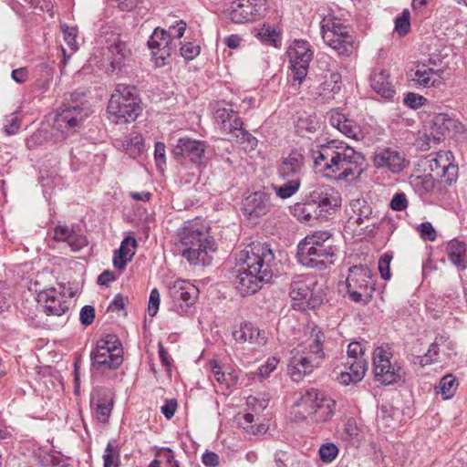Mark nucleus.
Masks as SVG:
<instances>
[{"label": "nucleus", "mask_w": 467, "mask_h": 467, "mask_svg": "<svg viewBox=\"0 0 467 467\" xmlns=\"http://www.w3.org/2000/svg\"><path fill=\"white\" fill-rule=\"evenodd\" d=\"M313 157L315 165L321 168L324 176L337 182L359 180L367 167L362 152L338 140L320 145Z\"/></svg>", "instance_id": "1"}, {"label": "nucleus", "mask_w": 467, "mask_h": 467, "mask_svg": "<svg viewBox=\"0 0 467 467\" xmlns=\"http://www.w3.org/2000/svg\"><path fill=\"white\" fill-rule=\"evenodd\" d=\"M239 266L236 288L244 296L255 294L273 277L275 255L266 243L252 242L235 257Z\"/></svg>", "instance_id": "2"}, {"label": "nucleus", "mask_w": 467, "mask_h": 467, "mask_svg": "<svg viewBox=\"0 0 467 467\" xmlns=\"http://www.w3.org/2000/svg\"><path fill=\"white\" fill-rule=\"evenodd\" d=\"M175 244L182 256L193 265H211L213 254L217 250L209 227L198 219L186 221L177 229Z\"/></svg>", "instance_id": "3"}, {"label": "nucleus", "mask_w": 467, "mask_h": 467, "mask_svg": "<svg viewBox=\"0 0 467 467\" xmlns=\"http://www.w3.org/2000/svg\"><path fill=\"white\" fill-rule=\"evenodd\" d=\"M337 254V249L328 231H316L297 244L296 258L300 265L307 268L325 270L334 265Z\"/></svg>", "instance_id": "4"}, {"label": "nucleus", "mask_w": 467, "mask_h": 467, "mask_svg": "<svg viewBox=\"0 0 467 467\" xmlns=\"http://www.w3.org/2000/svg\"><path fill=\"white\" fill-rule=\"evenodd\" d=\"M323 337V333L317 331L311 335L308 346L299 345L291 350L287 369L294 381L302 380L306 375L320 366L325 356L322 348Z\"/></svg>", "instance_id": "5"}, {"label": "nucleus", "mask_w": 467, "mask_h": 467, "mask_svg": "<svg viewBox=\"0 0 467 467\" xmlns=\"http://www.w3.org/2000/svg\"><path fill=\"white\" fill-rule=\"evenodd\" d=\"M82 98L83 94L72 93L70 100L59 108L50 133L53 143L64 141L67 134L75 132L89 115V109L83 107Z\"/></svg>", "instance_id": "6"}, {"label": "nucleus", "mask_w": 467, "mask_h": 467, "mask_svg": "<svg viewBox=\"0 0 467 467\" xmlns=\"http://www.w3.org/2000/svg\"><path fill=\"white\" fill-rule=\"evenodd\" d=\"M141 108L137 89L133 86L118 84L108 104V112L116 122L133 121L140 115Z\"/></svg>", "instance_id": "7"}, {"label": "nucleus", "mask_w": 467, "mask_h": 467, "mask_svg": "<svg viewBox=\"0 0 467 467\" xmlns=\"http://www.w3.org/2000/svg\"><path fill=\"white\" fill-rule=\"evenodd\" d=\"M322 39L340 56H350L355 50V37L348 26L332 15L320 22Z\"/></svg>", "instance_id": "8"}, {"label": "nucleus", "mask_w": 467, "mask_h": 467, "mask_svg": "<svg viewBox=\"0 0 467 467\" xmlns=\"http://www.w3.org/2000/svg\"><path fill=\"white\" fill-rule=\"evenodd\" d=\"M90 359L92 367L101 372L118 368L123 362V348L117 337L108 335L99 339Z\"/></svg>", "instance_id": "9"}, {"label": "nucleus", "mask_w": 467, "mask_h": 467, "mask_svg": "<svg viewBox=\"0 0 467 467\" xmlns=\"http://www.w3.org/2000/svg\"><path fill=\"white\" fill-rule=\"evenodd\" d=\"M347 289L351 301L367 305L375 291V283L369 267L366 265H353L348 269Z\"/></svg>", "instance_id": "10"}, {"label": "nucleus", "mask_w": 467, "mask_h": 467, "mask_svg": "<svg viewBox=\"0 0 467 467\" xmlns=\"http://www.w3.org/2000/svg\"><path fill=\"white\" fill-rule=\"evenodd\" d=\"M392 353L383 346L378 347L373 352L374 375L377 381L384 385H391L404 379L403 368L392 364Z\"/></svg>", "instance_id": "11"}, {"label": "nucleus", "mask_w": 467, "mask_h": 467, "mask_svg": "<svg viewBox=\"0 0 467 467\" xmlns=\"http://www.w3.org/2000/svg\"><path fill=\"white\" fill-rule=\"evenodd\" d=\"M36 300L47 317H57V325L62 326L68 320L70 302L65 299V295L55 287L40 291Z\"/></svg>", "instance_id": "12"}, {"label": "nucleus", "mask_w": 467, "mask_h": 467, "mask_svg": "<svg viewBox=\"0 0 467 467\" xmlns=\"http://www.w3.org/2000/svg\"><path fill=\"white\" fill-rule=\"evenodd\" d=\"M267 9L266 0H235L230 7V19L236 24L254 21Z\"/></svg>", "instance_id": "13"}, {"label": "nucleus", "mask_w": 467, "mask_h": 467, "mask_svg": "<svg viewBox=\"0 0 467 467\" xmlns=\"http://www.w3.org/2000/svg\"><path fill=\"white\" fill-rule=\"evenodd\" d=\"M334 404L332 400L326 398L317 389H311L301 395L297 406L302 407L307 415L319 414L320 419L327 420L333 414Z\"/></svg>", "instance_id": "14"}, {"label": "nucleus", "mask_w": 467, "mask_h": 467, "mask_svg": "<svg viewBox=\"0 0 467 467\" xmlns=\"http://www.w3.org/2000/svg\"><path fill=\"white\" fill-rule=\"evenodd\" d=\"M206 149L205 141L184 137L177 140L171 150V154L178 161L189 159L194 164H201Z\"/></svg>", "instance_id": "15"}, {"label": "nucleus", "mask_w": 467, "mask_h": 467, "mask_svg": "<svg viewBox=\"0 0 467 467\" xmlns=\"http://www.w3.org/2000/svg\"><path fill=\"white\" fill-rule=\"evenodd\" d=\"M306 195L327 218L331 211H335L341 204L338 192L330 185L318 184Z\"/></svg>", "instance_id": "16"}, {"label": "nucleus", "mask_w": 467, "mask_h": 467, "mask_svg": "<svg viewBox=\"0 0 467 467\" xmlns=\"http://www.w3.org/2000/svg\"><path fill=\"white\" fill-rule=\"evenodd\" d=\"M232 335L237 343H247L254 350L265 347L268 340L265 330L248 321L241 323L238 328L233 330Z\"/></svg>", "instance_id": "17"}, {"label": "nucleus", "mask_w": 467, "mask_h": 467, "mask_svg": "<svg viewBox=\"0 0 467 467\" xmlns=\"http://www.w3.org/2000/svg\"><path fill=\"white\" fill-rule=\"evenodd\" d=\"M107 57L112 71L121 70L131 58V49L119 35L112 34L107 39Z\"/></svg>", "instance_id": "18"}, {"label": "nucleus", "mask_w": 467, "mask_h": 467, "mask_svg": "<svg viewBox=\"0 0 467 467\" xmlns=\"http://www.w3.org/2000/svg\"><path fill=\"white\" fill-rule=\"evenodd\" d=\"M373 163L377 169H386L392 173H400L409 165L404 154L392 148L377 150L373 157Z\"/></svg>", "instance_id": "19"}, {"label": "nucleus", "mask_w": 467, "mask_h": 467, "mask_svg": "<svg viewBox=\"0 0 467 467\" xmlns=\"http://www.w3.org/2000/svg\"><path fill=\"white\" fill-rule=\"evenodd\" d=\"M452 158L449 150L439 151L429 161L431 171L449 184L455 182L458 175V166L452 163Z\"/></svg>", "instance_id": "20"}, {"label": "nucleus", "mask_w": 467, "mask_h": 467, "mask_svg": "<svg viewBox=\"0 0 467 467\" xmlns=\"http://www.w3.org/2000/svg\"><path fill=\"white\" fill-rule=\"evenodd\" d=\"M113 405V394L109 389L96 388L92 391L90 406L99 422L107 423L109 421Z\"/></svg>", "instance_id": "21"}, {"label": "nucleus", "mask_w": 467, "mask_h": 467, "mask_svg": "<svg viewBox=\"0 0 467 467\" xmlns=\"http://www.w3.org/2000/svg\"><path fill=\"white\" fill-rule=\"evenodd\" d=\"M271 195L264 191L254 192L243 201L244 213L251 218H259L272 209Z\"/></svg>", "instance_id": "22"}, {"label": "nucleus", "mask_w": 467, "mask_h": 467, "mask_svg": "<svg viewBox=\"0 0 467 467\" xmlns=\"http://www.w3.org/2000/svg\"><path fill=\"white\" fill-rule=\"evenodd\" d=\"M315 284L316 282L312 276H296L290 284V297L294 301H306L308 306L315 307L316 302L313 298V286Z\"/></svg>", "instance_id": "23"}, {"label": "nucleus", "mask_w": 467, "mask_h": 467, "mask_svg": "<svg viewBox=\"0 0 467 467\" xmlns=\"http://www.w3.org/2000/svg\"><path fill=\"white\" fill-rule=\"evenodd\" d=\"M148 47L156 63L159 60H161L163 63L171 56V44L167 31L160 27L155 28L148 40Z\"/></svg>", "instance_id": "24"}, {"label": "nucleus", "mask_w": 467, "mask_h": 467, "mask_svg": "<svg viewBox=\"0 0 467 467\" xmlns=\"http://www.w3.org/2000/svg\"><path fill=\"white\" fill-rule=\"evenodd\" d=\"M291 213L304 223L312 224L317 220L327 219L325 213L305 196L302 202L295 203L291 208Z\"/></svg>", "instance_id": "25"}, {"label": "nucleus", "mask_w": 467, "mask_h": 467, "mask_svg": "<svg viewBox=\"0 0 467 467\" xmlns=\"http://www.w3.org/2000/svg\"><path fill=\"white\" fill-rule=\"evenodd\" d=\"M444 70L434 69L424 63L418 64L412 80L423 88H437L442 84Z\"/></svg>", "instance_id": "26"}, {"label": "nucleus", "mask_w": 467, "mask_h": 467, "mask_svg": "<svg viewBox=\"0 0 467 467\" xmlns=\"http://www.w3.org/2000/svg\"><path fill=\"white\" fill-rule=\"evenodd\" d=\"M304 167V157L302 154L292 151L285 158L277 169V174L281 180H292L300 178Z\"/></svg>", "instance_id": "27"}, {"label": "nucleus", "mask_w": 467, "mask_h": 467, "mask_svg": "<svg viewBox=\"0 0 467 467\" xmlns=\"http://www.w3.org/2000/svg\"><path fill=\"white\" fill-rule=\"evenodd\" d=\"M169 294L174 301H182L187 306H191L198 298L199 290L186 280H176L170 285Z\"/></svg>", "instance_id": "28"}, {"label": "nucleus", "mask_w": 467, "mask_h": 467, "mask_svg": "<svg viewBox=\"0 0 467 467\" xmlns=\"http://www.w3.org/2000/svg\"><path fill=\"white\" fill-rule=\"evenodd\" d=\"M348 214V221H353L358 225L369 223L374 225V223L371 222L373 219L372 207L363 198H358L350 201ZM367 226H368V224H367Z\"/></svg>", "instance_id": "29"}, {"label": "nucleus", "mask_w": 467, "mask_h": 467, "mask_svg": "<svg viewBox=\"0 0 467 467\" xmlns=\"http://www.w3.org/2000/svg\"><path fill=\"white\" fill-rule=\"evenodd\" d=\"M372 89L386 99H391L396 91L390 80L389 73L385 69L374 71L370 76Z\"/></svg>", "instance_id": "30"}, {"label": "nucleus", "mask_w": 467, "mask_h": 467, "mask_svg": "<svg viewBox=\"0 0 467 467\" xmlns=\"http://www.w3.org/2000/svg\"><path fill=\"white\" fill-rule=\"evenodd\" d=\"M129 246L135 248L137 246V241L132 236H127L123 239L120 246L114 252L113 265L117 269H124L127 263L131 260L135 252L131 251Z\"/></svg>", "instance_id": "31"}, {"label": "nucleus", "mask_w": 467, "mask_h": 467, "mask_svg": "<svg viewBox=\"0 0 467 467\" xmlns=\"http://www.w3.org/2000/svg\"><path fill=\"white\" fill-rule=\"evenodd\" d=\"M216 122L221 124V129L230 134L236 127L242 124V120L236 111L232 109H217L214 114Z\"/></svg>", "instance_id": "32"}, {"label": "nucleus", "mask_w": 467, "mask_h": 467, "mask_svg": "<svg viewBox=\"0 0 467 467\" xmlns=\"http://www.w3.org/2000/svg\"><path fill=\"white\" fill-rule=\"evenodd\" d=\"M446 252L449 260L460 269H465L464 261L466 247L463 242L451 240L447 244Z\"/></svg>", "instance_id": "33"}, {"label": "nucleus", "mask_w": 467, "mask_h": 467, "mask_svg": "<svg viewBox=\"0 0 467 467\" xmlns=\"http://www.w3.org/2000/svg\"><path fill=\"white\" fill-rule=\"evenodd\" d=\"M313 56H309L308 58L306 57H291L290 64L292 70L293 79L297 81L298 84H301L302 81L307 75L309 63L312 60Z\"/></svg>", "instance_id": "34"}, {"label": "nucleus", "mask_w": 467, "mask_h": 467, "mask_svg": "<svg viewBox=\"0 0 467 467\" xmlns=\"http://www.w3.org/2000/svg\"><path fill=\"white\" fill-rule=\"evenodd\" d=\"M435 125L442 127L441 134L449 137L453 136L454 133L461 132L463 129L461 122L444 114L436 117Z\"/></svg>", "instance_id": "35"}, {"label": "nucleus", "mask_w": 467, "mask_h": 467, "mask_svg": "<svg viewBox=\"0 0 467 467\" xmlns=\"http://www.w3.org/2000/svg\"><path fill=\"white\" fill-rule=\"evenodd\" d=\"M458 383L451 374H447L441 378L439 385L435 388L436 393L441 394L443 400L451 399L456 392Z\"/></svg>", "instance_id": "36"}, {"label": "nucleus", "mask_w": 467, "mask_h": 467, "mask_svg": "<svg viewBox=\"0 0 467 467\" xmlns=\"http://www.w3.org/2000/svg\"><path fill=\"white\" fill-rule=\"evenodd\" d=\"M285 182L280 186L273 185L275 194L280 199H288L296 194L301 186V179L295 178L292 180H285Z\"/></svg>", "instance_id": "37"}, {"label": "nucleus", "mask_w": 467, "mask_h": 467, "mask_svg": "<svg viewBox=\"0 0 467 467\" xmlns=\"http://www.w3.org/2000/svg\"><path fill=\"white\" fill-rule=\"evenodd\" d=\"M230 134L235 138L236 141L243 145L245 150H254L257 146L258 141L256 138L244 129L243 123L238 125L236 130H234Z\"/></svg>", "instance_id": "38"}, {"label": "nucleus", "mask_w": 467, "mask_h": 467, "mask_svg": "<svg viewBox=\"0 0 467 467\" xmlns=\"http://www.w3.org/2000/svg\"><path fill=\"white\" fill-rule=\"evenodd\" d=\"M396 410L389 405H381L377 413V422L379 427L388 429L394 422V414Z\"/></svg>", "instance_id": "39"}, {"label": "nucleus", "mask_w": 467, "mask_h": 467, "mask_svg": "<svg viewBox=\"0 0 467 467\" xmlns=\"http://www.w3.org/2000/svg\"><path fill=\"white\" fill-rule=\"evenodd\" d=\"M346 367L353 375L354 380H361L366 373L368 363L365 358L347 360Z\"/></svg>", "instance_id": "40"}, {"label": "nucleus", "mask_w": 467, "mask_h": 467, "mask_svg": "<svg viewBox=\"0 0 467 467\" xmlns=\"http://www.w3.org/2000/svg\"><path fill=\"white\" fill-rule=\"evenodd\" d=\"M103 467H119V450L114 447L112 442L107 444L103 454Z\"/></svg>", "instance_id": "41"}, {"label": "nucleus", "mask_w": 467, "mask_h": 467, "mask_svg": "<svg viewBox=\"0 0 467 467\" xmlns=\"http://www.w3.org/2000/svg\"><path fill=\"white\" fill-rule=\"evenodd\" d=\"M338 130L345 136L358 140L361 134L359 126L352 119L346 118V122H342Z\"/></svg>", "instance_id": "42"}, {"label": "nucleus", "mask_w": 467, "mask_h": 467, "mask_svg": "<svg viewBox=\"0 0 467 467\" xmlns=\"http://www.w3.org/2000/svg\"><path fill=\"white\" fill-rule=\"evenodd\" d=\"M289 56L291 57H306L308 58L309 56H313V52L309 47L307 42L303 40H296L294 43V47L290 48Z\"/></svg>", "instance_id": "43"}, {"label": "nucleus", "mask_w": 467, "mask_h": 467, "mask_svg": "<svg viewBox=\"0 0 467 467\" xmlns=\"http://www.w3.org/2000/svg\"><path fill=\"white\" fill-rule=\"evenodd\" d=\"M297 131L302 133L304 130L309 133H314L319 127L318 121L316 118L311 116L300 117L297 120Z\"/></svg>", "instance_id": "44"}, {"label": "nucleus", "mask_w": 467, "mask_h": 467, "mask_svg": "<svg viewBox=\"0 0 467 467\" xmlns=\"http://www.w3.org/2000/svg\"><path fill=\"white\" fill-rule=\"evenodd\" d=\"M410 11L407 9H404L401 16H398L395 20V30L398 32L400 36H405L408 34L410 28Z\"/></svg>", "instance_id": "45"}, {"label": "nucleus", "mask_w": 467, "mask_h": 467, "mask_svg": "<svg viewBox=\"0 0 467 467\" xmlns=\"http://www.w3.org/2000/svg\"><path fill=\"white\" fill-rule=\"evenodd\" d=\"M392 258H393V256L391 254L385 253L379 259L378 268H379L381 277L384 280H389L391 277L390 262H391Z\"/></svg>", "instance_id": "46"}, {"label": "nucleus", "mask_w": 467, "mask_h": 467, "mask_svg": "<svg viewBox=\"0 0 467 467\" xmlns=\"http://www.w3.org/2000/svg\"><path fill=\"white\" fill-rule=\"evenodd\" d=\"M65 243L67 244L72 252H78L88 245L87 237L77 232L73 235H70Z\"/></svg>", "instance_id": "47"}, {"label": "nucleus", "mask_w": 467, "mask_h": 467, "mask_svg": "<svg viewBox=\"0 0 467 467\" xmlns=\"http://www.w3.org/2000/svg\"><path fill=\"white\" fill-rule=\"evenodd\" d=\"M320 459L325 462H331L338 453V449L334 443H326L319 448Z\"/></svg>", "instance_id": "48"}, {"label": "nucleus", "mask_w": 467, "mask_h": 467, "mask_svg": "<svg viewBox=\"0 0 467 467\" xmlns=\"http://www.w3.org/2000/svg\"><path fill=\"white\" fill-rule=\"evenodd\" d=\"M47 130H38L36 132H34L27 140H26V146L28 149L32 150L35 149L44 143L46 141L47 135H48Z\"/></svg>", "instance_id": "49"}, {"label": "nucleus", "mask_w": 467, "mask_h": 467, "mask_svg": "<svg viewBox=\"0 0 467 467\" xmlns=\"http://www.w3.org/2000/svg\"><path fill=\"white\" fill-rule=\"evenodd\" d=\"M76 231L67 225H57L52 230V238L58 242H66Z\"/></svg>", "instance_id": "50"}, {"label": "nucleus", "mask_w": 467, "mask_h": 467, "mask_svg": "<svg viewBox=\"0 0 467 467\" xmlns=\"http://www.w3.org/2000/svg\"><path fill=\"white\" fill-rule=\"evenodd\" d=\"M263 42L276 46L278 35L276 31L270 26H264L256 35Z\"/></svg>", "instance_id": "51"}, {"label": "nucleus", "mask_w": 467, "mask_h": 467, "mask_svg": "<svg viewBox=\"0 0 467 467\" xmlns=\"http://www.w3.org/2000/svg\"><path fill=\"white\" fill-rule=\"evenodd\" d=\"M426 101L424 97L412 92L407 93L403 99L405 105L414 109L420 108Z\"/></svg>", "instance_id": "52"}, {"label": "nucleus", "mask_w": 467, "mask_h": 467, "mask_svg": "<svg viewBox=\"0 0 467 467\" xmlns=\"http://www.w3.org/2000/svg\"><path fill=\"white\" fill-rule=\"evenodd\" d=\"M200 47L192 42L184 44L180 49L181 55L186 60H192L193 58H195L200 54Z\"/></svg>", "instance_id": "53"}, {"label": "nucleus", "mask_w": 467, "mask_h": 467, "mask_svg": "<svg viewBox=\"0 0 467 467\" xmlns=\"http://www.w3.org/2000/svg\"><path fill=\"white\" fill-rule=\"evenodd\" d=\"M348 360L364 358V348L360 342L354 341L348 346Z\"/></svg>", "instance_id": "54"}, {"label": "nucleus", "mask_w": 467, "mask_h": 467, "mask_svg": "<svg viewBox=\"0 0 467 467\" xmlns=\"http://www.w3.org/2000/svg\"><path fill=\"white\" fill-rule=\"evenodd\" d=\"M390 208L400 212L408 207V200L404 192H397L390 201Z\"/></svg>", "instance_id": "55"}, {"label": "nucleus", "mask_w": 467, "mask_h": 467, "mask_svg": "<svg viewBox=\"0 0 467 467\" xmlns=\"http://www.w3.org/2000/svg\"><path fill=\"white\" fill-rule=\"evenodd\" d=\"M185 30L186 23L182 20L177 21L175 25L171 26L169 27V31H167L170 42L171 43V39H179L182 37Z\"/></svg>", "instance_id": "56"}, {"label": "nucleus", "mask_w": 467, "mask_h": 467, "mask_svg": "<svg viewBox=\"0 0 467 467\" xmlns=\"http://www.w3.org/2000/svg\"><path fill=\"white\" fill-rule=\"evenodd\" d=\"M62 31L67 45L70 47V49L73 52L76 51L78 49L76 41V29L74 27H69L66 25H63Z\"/></svg>", "instance_id": "57"}, {"label": "nucleus", "mask_w": 467, "mask_h": 467, "mask_svg": "<svg viewBox=\"0 0 467 467\" xmlns=\"http://www.w3.org/2000/svg\"><path fill=\"white\" fill-rule=\"evenodd\" d=\"M79 319L82 325L89 326L95 319V308L92 306H84L79 313Z\"/></svg>", "instance_id": "58"}, {"label": "nucleus", "mask_w": 467, "mask_h": 467, "mask_svg": "<svg viewBox=\"0 0 467 467\" xmlns=\"http://www.w3.org/2000/svg\"><path fill=\"white\" fill-rule=\"evenodd\" d=\"M160 306V293L157 288H153L150 293L148 312L150 317H154Z\"/></svg>", "instance_id": "59"}, {"label": "nucleus", "mask_w": 467, "mask_h": 467, "mask_svg": "<svg viewBox=\"0 0 467 467\" xmlns=\"http://www.w3.org/2000/svg\"><path fill=\"white\" fill-rule=\"evenodd\" d=\"M419 230L420 233V236L423 239H426L429 241H434L436 239V236H437L436 231L431 223L426 222V223H420Z\"/></svg>", "instance_id": "60"}, {"label": "nucleus", "mask_w": 467, "mask_h": 467, "mask_svg": "<svg viewBox=\"0 0 467 467\" xmlns=\"http://www.w3.org/2000/svg\"><path fill=\"white\" fill-rule=\"evenodd\" d=\"M341 77L337 72H331L330 73V82L326 81L323 83V89H328L330 88V90L332 93H338L340 90V86L338 85V82L340 80Z\"/></svg>", "instance_id": "61"}, {"label": "nucleus", "mask_w": 467, "mask_h": 467, "mask_svg": "<svg viewBox=\"0 0 467 467\" xmlns=\"http://www.w3.org/2000/svg\"><path fill=\"white\" fill-rule=\"evenodd\" d=\"M278 362L279 360L276 358H268L266 363L258 368V375L263 378L267 377L276 368Z\"/></svg>", "instance_id": "62"}, {"label": "nucleus", "mask_w": 467, "mask_h": 467, "mask_svg": "<svg viewBox=\"0 0 467 467\" xmlns=\"http://www.w3.org/2000/svg\"><path fill=\"white\" fill-rule=\"evenodd\" d=\"M328 121L331 126L338 130L342 122H346V116L337 109L330 110L327 113Z\"/></svg>", "instance_id": "63"}, {"label": "nucleus", "mask_w": 467, "mask_h": 467, "mask_svg": "<svg viewBox=\"0 0 467 467\" xmlns=\"http://www.w3.org/2000/svg\"><path fill=\"white\" fill-rule=\"evenodd\" d=\"M41 463L45 467H65L63 460L59 456L47 454L43 457Z\"/></svg>", "instance_id": "64"}]
</instances>
